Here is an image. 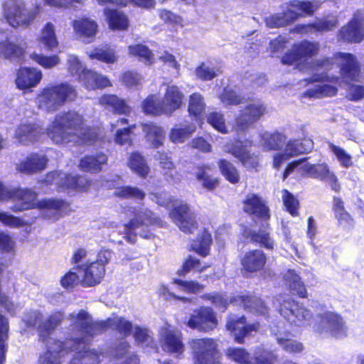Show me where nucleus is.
I'll return each instance as SVG.
<instances>
[{
    "label": "nucleus",
    "mask_w": 364,
    "mask_h": 364,
    "mask_svg": "<svg viewBox=\"0 0 364 364\" xmlns=\"http://www.w3.org/2000/svg\"><path fill=\"white\" fill-rule=\"evenodd\" d=\"M73 319L70 324V331L74 333H80L81 336L72 338L74 348L87 344L88 338L105 333L109 328H114L119 333L127 336L132 333V323L124 317L107 318L105 320H95L91 314L80 309L76 314H70Z\"/></svg>",
    "instance_id": "obj_1"
},
{
    "label": "nucleus",
    "mask_w": 364,
    "mask_h": 364,
    "mask_svg": "<svg viewBox=\"0 0 364 364\" xmlns=\"http://www.w3.org/2000/svg\"><path fill=\"white\" fill-rule=\"evenodd\" d=\"M242 204L244 213L264 223L259 230L245 229L243 236L252 244L267 250H273L274 241L271 237V228L268 223L271 213L266 201L258 194L250 193L245 197Z\"/></svg>",
    "instance_id": "obj_2"
},
{
    "label": "nucleus",
    "mask_w": 364,
    "mask_h": 364,
    "mask_svg": "<svg viewBox=\"0 0 364 364\" xmlns=\"http://www.w3.org/2000/svg\"><path fill=\"white\" fill-rule=\"evenodd\" d=\"M8 200L15 202V204L9 208L14 213L36 208L60 210L70 206L68 202L61 198H44L38 200L37 193L35 191L31 188H21L19 187L11 188Z\"/></svg>",
    "instance_id": "obj_3"
},
{
    "label": "nucleus",
    "mask_w": 364,
    "mask_h": 364,
    "mask_svg": "<svg viewBox=\"0 0 364 364\" xmlns=\"http://www.w3.org/2000/svg\"><path fill=\"white\" fill-rule=\"evenodd\" d=\"M85 124L83 116L75 110H68L56 114L46 129L47 135L55 144L73 141Z\"/></svg>",
    "instance_id": "obj_4"
},
{
    "label": "nucleus",
    "mask_w": 364,
    "mask_h": 364,
    "mask_svg": "<svg viewBox=\"0 0 364 364\" xmlns=\"http://www.w3.org/2000/svg\"><path fill=\"white\" fill-rule=\"evenodd\" d=\"M77 97L75 87L64 82L44 87L38 95V102L40 107L48 112H53L66 103L75 101Z\"/></svg>",
    "instance_id": "obj_5"
},
{
    "label": "nucleus",
    "mask_w": 364,
    "mask_h": 364,
    "mask_svg": "<svg viewBox=\"0 0 364 364\" xmlns=\"http://www.w3.org/2000/svg\"><path fill=\"white\" fill-rule=\"evenodd\" d=\"M41 7L36 4L32 9L26 8L23 0H8L3 4V16L13 28L29 27L41 13Z\"/></svg>",
    "instance_id": "obj_6"
},
{
    "label": "nucleus",
    "mask_w": 364,
    "mask_h": 364,
    "mask_svg": "<svg viewBox=\"0 0 364 364\" xmlns=\"http://www.w3.org/2000/svg\"><path fill=\"white\" fill-rule=\"evenodd\" d=\"M189 346L194 364H223L216 339L209 337L193 338L189 341Z\"/></svg>",
    "instance_id": "obj_7"
},
{
    "label": "nucleus",
    "mask_w": 364,
    "mask_h": 364,
    "mask_svg": "<svg viewBox=\"0 0 364 364\" xmlns=\"http://www.w3.org/2000/svg\"><path fill=\"white\" fill-rule=\"evenodd\" d=\"M266 112L267 107L260 100H257L247 104L235 118L233 130L237 135L245 134L263 117Z\"/></svg>",
    "instance_id": "obj_8"
},
{
    "label": "nucleus",
    "mask_w": 364,
    "mask_h": 364,
    "mask_svg": "<svg viewBox=\"0 0 364 364\" xmlns=\"http://www.w3.org/2000/svg\"><path fill=\"white\" fill-rule=\"evenodd\" d=\"M319 50L320 46L318 42L303 40L292 45L282 57L281 63L286 65L299 67L317 55Z\"/></svg>",
    "instance_id": "obj_9"
},
{
    "label": "nucleus",
    "mask_w": 364,
    "mask_h": 364,
    "mask_svg": "<svg viewBox=\"0 0 364 364\" xmlns=\"http://www.w3.org/2000/svg\"><path fill=\"white\" fill-rule=\"evenodd\" d=\"M132 213L133 218L124 225L125 238L132 242L136 240V228L142 226L162 228L165 225V223L148 208L134 209Z\"/></svg>",
    "instance_id": "obj_10"
},
{
    "label": "nucleus",
    "mask_w": 364,
    "mask_h": 364,
    "mask_svg": "<svg viewBox=\"0 0 364 364\" xmlns=\"http://www.w3.org/2000/svg\"><path fill=\"white\" fill-rule=\"evenodd\" d=\"M278 311L290 324L296 326H306L312 318L311 311L294 299L281 301Z\"/></svg>",
    "instance_id": "obj_11"
},
{
    "label": "nucleus",
    "mask_w": 364,
    "mask_h": 364,
    "mask_svg": "<svg viewBox=\"0 0 364 364\" xmlns=\"http://www.w3.org/2000/svg\"><path fill=\"white\" fill-rule=\"evenodd\" d=\"M185 324L191 329L208 333L218 327V321L211 307L201 306L193 310Z\"/></svg>",
    "instance_id": "obj_12"
},
{
    "label": "nucleus",
    "mask_w": 364,
    "mask_h": 364,
    "mask_svg": "<svg viewBox=\"0 0 364 364\" xmlns=\"http://www.w3.org/2000/svg\"><path fill=\"white\" fill-rule=\"evenodd\" d=\"M259 326L258 321L248 323L245 315H230L227 318L225 328L232 335L235 343L243 344L246 337L251 336L253 333L259 331Z\"/></svg>",
    "instance_id": "obj_13"
},
{
    "label": "nucleus",
    "mask_w": 364,
    "mask_h": 364,
    "mask_svg": "<svg viewBox=\"0 0 364 364\" xmlns=\"http://www.w3.org/2000/svg\"><path fill=\"white\" fill-rule=\"evenodd\" d=\"M109 259L105 258L96 259L92 262H87L81 265H76L73 267L75 270H82L80 284L83 287H93L103 280L106 273V264Z\"/></svg>",
    "instance_id": "obj_14"
},
{
    "label": "nucleus",
    "mask_w": 364,
    "mask_h": 364,
    "mask_svg": "<svg viewBox=\"0 0 364 364\" xmlns=\"http://www.w3.org/2000/svg\"><path fill=\"white\" fill-rule=\"evenodd\" d=\"M169 217L179 230L186 234H193L198 228L196 214L186 203L173 206L169 212Z\"/></svg>",
    "instance_id": "obj_15"
},
{
    "label": "nucleus",
    "mask_w": 364,
    "mask_h": 364,
    "mask_svg": "<svg viewBox=\"0 0 364 364\" xmlns=\"http://www.w3.org/2000/svg\"><path fill=\"white\" fill-rule=\"evenodd\" d=\"M240 262L243 273L253 275L265 269L267 256L261 249H252L244 252Z\"/></svg>",
    "instance_id": "obj_16"
},
{
    "label": "nucleus",
    "mask_w": 364,
    "mask_h": 364,
    "mask_svg": "<svg viewBox=\"0 0 364 364\" xmlns=\"http://www.w3.org/2000/svg\"><path fill=\"white\" fill-rule=\"evenodd\" d=\"M74 336H70L65 341L59 339H53L52 346L48 347L46 351L40 356L38 359V364H60V360L53 355V353L68 354L77 350V348H74L72 338Z\"/></svg>",
    "instance_id": "obj_17"
},
{
    "label": "nucleus",
    "mask_w": 364,
    "mask_h": 364,
    "mask_svg": "<svg viewBox=\"0 0 364 364\" xmlns=\"http://www.w3.org/2000/svg\"><path fill=\"white\" fill-rule=\"evenodd\" d=\"M338 39L347 43H360L364 40V23L358 18H352L338 32Z\"/></svg>",
    "instance_id": "obj_18"
},
{
    "label": "nucleus",
    "mask_w": 364,
    "mask_h": 364,
    "mask_svg": "<svg viewBox=\"0 0 364 364\" xmlns=\"http://www.w3.org/2000/svg\"><path fill=\"white\" fill-rule=\"evenodd\" d=\"M75 35L85 43L95 41L99 31L97 23L87 16H82L72 21Z\"/></svg>",
    "instance_id": "obj_19"
},
{
    "label": "nucleus",
    "mask_w": 364,
    "mask_h": 364,
    "mask_svg": "<svg viewBox=\"0 0 364 364\" xmlns=\"http://www.w3.org/2000/svg\"><path fill=\"white\" fill-rule=\"evenodd\" d=\"M110 127L112 130L115 129L114 141L117 144L120 146L133 144L134 130L136 129V124H129V120L122 117L112 123Z\"/></svg>",
    "instance_id": "obj_20"
},
{
    "label": "nucleus",
    "mask_w": 364,
    "mask_h": 364,
    "mask_svg": "<svg viewBox=\"0 0 364 364\" xmlns=\"http://www.w3.org/2000/svg\"><path fill=\"white\" fill-rule=\"evenodd\" d=\"M48 159L45 155L31 153L16 165V170L21 173L33 175L46 168Z\"/></svg>",
    "instance_id": "obj_21"
},
{
    "label": "nucleus",
    "mask_w": 364,
    "mask_h": 364,
    "mask_svg": "<svg viewBox=\"0 0 364 364\" xmlns=\"http://www.w3.org/2000/svg\"><path fill=\"white\" fill-rule=\"evenodd\" d=\"M342 62L340 71L342 77L346 80L358 81L360 75V68L356 57L350 53H338Z\"/></svg>",
    "instance_id": "obj_22"
},
{
    "label": "nucleus",
    "mask_w": 364,
    "mask_h": 364,
    "mask_svg": "<svg viewBox=\"0 0 364 364\" xmlns=\"http://www.w3.org/2000/svg\"><path fill=\"white\" fill-rule=\"evenodd\" d=\"M162 100L168 117H171L184 105L185 95L178 86L172 85L166 88Z\"/></svg>",
    "instance_id": "obj_23"
},
{
    "label": "nucleus",
    "mask_w": 364,
    "mask_h": 364,
    "mask_svg": "<svg viewBox=\"0 0 364 364\" xmlns=\"http://www.w3.org/2000/svg\"><path fill=\"white\" fill-rule=\"evenodd\" d=\"M92 185V181L85 176L66 173L61 178L59 187L63 190L73 191L76 193H87Z\"/></svg>",
    "instance_id": "obj_24"
},
{
    "label": "nucleus",
    "mask_w": 364,
    "mask_h": 364,
    "mask_svg": "<svg viewBox=\"0 0 364 364\" xmlns=\"http://www.w3.org/2000/svg\"><path fill=\"white\" fill-rule=\"evenodd\" d=\"M42 79L41 70L34 68H20L16 74L15 82L16 87L25 90L36 87Z\"/></svg>",
    "instance_id": "obj_25"
},
{
    "label": "nucleus",
    "mask_w": 364,
    "mask_h": 364,
    "mask_svg": "<svg viewBox=\"0 0 364 364\" xmlns=\"http://www.w3.org/2000/svg\"><path fill=\"white\" fill-rule=\"evenodd\" d=\"M160 344L162 350L170 354L180 355L185 350L181 334L173 330H166L162 333Z\"/></svg>",
    "instance_id": "obj_26"
},
{
    "label": "nucleus",
    "mask_w": 364,
    "mask_h": 364,
    "mask_svg": "<svg viewBox=\"0 0 364 364\" xmlns=\"http://www.w3.org/2000/svg\"><path fill=\"white\" fill-rule=\"evenodd\" d=\"M99 103L114 114L129 116L132 111L126 100L113 94L102 95L99 98Z\"/></svg>",
    "instance_id": "obj_27"
},
{
    "label": "nucleus",
    "mask_w": 364,
    "mask_h": 364,
    "mask_svg": "<svg viewBox=\"0 0 364 364\" xmlns=\"http://www.w3.org/2000/svg\"><path fill=\"white\" fill-rule=\"evenodd\" d=\"M232 304L242 306L245 309L254 310L261 314L268 313L265 302L259 297L248 294H237L231 296Z\"/></svg>",
    "instance_id": "obj_28"
},
{
    "label": "nucleus",
    "mask_w": 364,
    "mask_h": 364,
    "mask_svg": "<svg viewBox=\"0 0 364 364\" xmlns=\"http://www.w3.org/2000/svg\"><path fill=\"white\" fill-rule=\"evenodd\" d=\"M108 27L112 31H125L129 27V20L127 15L117 9L105 8L103 10Z\"/></svg>",
    "instance_id": "obj_29"
},
{
    "label": "nucleus",
    "mask_w": 364,
    "mask_h": 364,
    "mask_svg": "<svg viewBox=\"0 0 364 364\" xmlns=\"http://www.w3.org/2000/svg\"><path fill=\"white\" fill-rule=\"evenodd\" d=\"M26 43H16L6 38L0 41V55L6 60L23 59L26 53Z\"/></svg>",
    "instance_id": "obj_30"
},
{
    "label": "nucleus",
    "mask_w": 364,
    "mask_h": 364,
    "mask_svg": "<svg viewBox=\"0 0 364 364\" xmlns=\"http://www.w3.org/2000/svg\"><path fill=\"white\" fill-rule=\"evenodd\" d=\"M231 154L238 159L241 165L248 171H258L259 159L258 155L252 153L244 146H236L232 149Z\"/></svg>",
    "instance_id": "obj_31"
},
{
    "label": "nucleus",
    "mask_w": 364,
    "mask_h": 364,
    "mask_svg": "<svg viewBox=\"0 0 364 364\" xmlns=\"http://www.w3.org/2000/svg\"><path fill=\"white\" fill-rule=\"evenodd\" d=\"M212 244L213 237L210 232L207 228H203L193 241L188 250L201 257H205L210 254Z\"/></svg>",
    "instance_id": "obj_32"
},
{
    "label": "nucleus",
    "mask_w": 364,
    "mask_h": 364,
    "mask_svg": "<svg viewBox=\"0 0 364 364\" xmlns=\"http://www.w3.org/2000/svg\"><path fill=\"white\" fill-rule=\"evenodd\" d=\"M107 163V156L98 152L93 155H86L79 162L81 171L90 173H97L102 169V166Z\"/></svg>",
    "instance_id": "obj_33"
},
{
    "label": "nucleus",
    "mask_w": 364,
    "mask_h": 364,
    "mask_svg": "<svg viewBox=\"0 0 364 364\" xmlns=\"http://www.w3.org/2000/svg\"><path fill=\"white\" fill-rule=\"evenodd\" d=\"M157 159L160 167L164 171L165 179L168 182L179 183L181 180V174L176 170V165L171 157L166 152L158 151Z\"/></svg>",
    "instance_id": "obj_34"
},
{
    "label": "nucleus",
    "mask_w": 364,
    "mask_h": 364,
    "mask_svg": "<svg viewBox=\"0 0 364 364\" xmlns=\"http://www.w3.org/2000/svg\"><path fill=\"white\" fill-rule=\"evenodd\" d=\"M91 60H97L106 64H113L118 60V55L115 49L108 43L95 46L87 53Z\"/></svg>",
    "instance_id": "obj_35"
},
{
    "label": "nucleus",
    "mask_w": 364,
    "mask_h": 364,
    "mask_svg": "<svg viewBox=\"0 0 364 364\" xmlns=\"http://www.w3.org/2000/svg\"><path fill=\"white\" fill-rule=\"evenodd\" d=\"M64 314L60 311L51 314L44 321L38 326L40 341L46 343L49 335L64 320Z\"/></svg>",
    "instance_id": "obj_36"
},
{
    "label": "nucleus",
    "mask_w": 364,
    "mask_h": 364,
    "mask_svg": "<svg viewBox=\"0 0 364 364\" xmlns=\"http://www.w3.org/2000/svg\"><path fill=\"white\" fill-rule=\"evenodd\" d=\"M80 80L88 90H96L111 86L110 80L105 76L88 69H84L80 74Z\"/></svg>",
    "instance_id": "obj_37"
},
{
    "label": "nucleus",
    "mask_w": 364,
    "mask_h": 364,
    "mask_svg": "<svg viewBox=\"0 0 364 364\" xmlns=\"http://www.w3.org/2000/svg\"><path fill=\"white\" fill-rule=\"evenodd\" d=\"M41 134L39 127L33 124H20L16 130L15 136L18 141L24 145L37 141Z\"/></svg>",
    "instance_id": "obj_38"
},
{
    "label": "nucleus",
    "mask_w": 364,
    "mask_h": 364,
    "mask_svg": "<svg viewBox=\"0 0 364 364\" xmlns=\"http://www.w3.org/2000/svg\"><path fill=\"white\" fill-rule=\"evenodd\" d=\"M92 338H88L87 344H82L73 352L75 353V358L80 361L81 364H99L100 357L103 353L94 348L88 347V344Z\"/></svg>",
    "instance_id": "obj_39"
},
{
    "label": "nucleus",
    "mask_w": 364,
    "mask_h": 364,
    "mask_svg": "<svg viewBox=\"0 0 364 364\" xmlns=\"http://www.w3.org/2000/svg\"><path fill=\"white\" fill-rule=\"evenodd\" d=\"M205 108L206 105L200 93L196 92L189 95L187 110L191 119L202 121Z\"/></svg>",
    "instance_id": "obj_40"
},
{
    "label": "nucleus",
    "mask_w": 364,
    "mask_h": 364,
    "mask_svg": "<svg viewBox=\"0 0 364 364\" xmlns=\"http://www.w3.org/2000/svg\"><path fill=\"white\" fill-rule=\"evenodd\" d=\"M141 109L146 115L153 117L166 115L168 117L163 100H159L154 94L149 95L142 101Z\"/></svg>",
    "instance_id": "obj_41"
},
{
    "label": "nucleus",
    "mask_w": 364,
    "mask_h": 364,
    "mask_svg": "<svg viewBox=\"0 0 364 364\" xmlns=\"http://www.w3.org/2000/svg\"><path fill=\"white\" fill-rule=\"evenodd\" d=\"M284 280L292 294L301 299H306L308 292L301 277L294 269H288Z\"/></svg>",
    "instance_id": "obj_42"
},
{
    "label": "nucleus",
    "mask_w": 364,
    "mask_h": 364,
    "mask_svg": "<svg viewBox=\"0 0 364 364\" xmlns=\"http://www.w3.org/2000/svg\"><path fill=\"white\" fill-rule=\"evenodd\" d=\"M210 267V264L202 265L198 258L188 255L183 259L181 265L177 269L176 274L180 277H184L191 272H197L201 274Z\"/></svg>",
    "instance_id": "obj_43"
},
{
    "label": "nucleus",
    "mask_w": 364,
    "mask_h": 364,
    "mask_svg": "<svg viewBox=\"0 0 364 364\" xmlns=\"http://www.w3.org/2000/svg\"><path fill=\"white\" fill-rule=\"evenodd\" d=\"M290 11L295 13L298 18L304 16H311L320 7L319 3H313L310 1L291 0L287 4Z\"/></svg>",
    "instance_id": "obj_44"
},
{
    "label": "nucleus",
    "mask_w": 364,
    "mask_h": 364,
    "mask_svg": "<svg viewBox=\"0 0 364 364\" xmlns=\"http://www.w3.org/2000/svg\"><path fill=\"white\" fill-rule=\"evenodd\" d=\"M314 149V141L310 138L304 137L301 139H290L287 141L285 151H288L291 157L308 154Z\"/></svg>",
    "instance_id": "obj_45"
},
{
    "label": "nucleus",
    "mask_w": 364,
    "mask_h": 364,
    "mask_svg": "<svg viewBox=\"0 0 364 364\" xmlns=\"http://www.w3.org/2000/svg\"><path fill=\"white\" fill-rule=\"evenodd\" d=\"M127 164L129 168L141 178H146L150 172V168L144 157L138 151L130 154Z\"/></svg>",
    "instance_id": "obj_46"
},
{
    "label": "nucleus",
    "mask_w": 364,
    "mask_h": 364,
    "mask_svg": "<svg viewBox=\"0 0 364 364\" xmlns=\"http://www.w3.org/2000/svg\"><path fill=\"white\" fill-rule=\"evenodd\" d=\"M128 54L137 58L147 65L154 63V55L152 50L146 45L136 43L128 46Z\"/></svg>",
    "instance_id": "obj_47"
},
{
    "label": "nucleus",
    "mask_w": 364,
    "mask_h": 364,
    "mask_svg": "<svg viewBox=\"0 0 364 364\" xmlns=\"http://www.w3.org/2000/svg\"><path fill=\"white\" fill-rule=\"evenodd\" d=\"M217 164L221 175L230 183L237 184L240 181V171L231 161L226 159H220Z\"/></svg>",
    "instance_id": "obj_48"
},
{
    "label": "nucleus",
    "mask_w": 364,
    "mask_h": 364,
    "mask_svg": "<svg viewBox=\"0 0 364 364\" xmlns=\"http://www.w3.org/2000/svg\"><path fill=\"white\" fill-rule=\"evenodd\" d=\"M196 178L201 182V186L205 189L212 191L218 187L220 179L218 177H213L207 173L210 167L207 164L198 165L197 167Z\"/></svg>",
    "instance_id": "obj_49"
},
{
    "label": "nucleus",
    "mask_w": 364,
    "mask_h": 364,
    "mask_svg": "<svg viewBox=\"0 0 364 364\" xmlns=\"http://www.w3.org/2000/svg\"><path fill=\"white\" fill-rule=\"evenodd\" d=\"M113 196L122 200L142 201L146 197V193L136 186H122L116 188Z\"/></svg>",
    "instance_id": "obj_50"
},
{
    "label": "nucleus",
    "mask_w": 364,
    "mask_h": 364,
    "mask_svg": "<svg viewBox=\"0 0 364 364\" xmlns=\"http://www.w3.org/2000/svg\"><path fill=\"white\" fill-rule=\"evenodd\" d=\"M141 127L146 137L151 141L154 148H158L163 144L165 134L162 127L154 123H144Z\"/></svg>",
    "instance_id": "obj_51"
},
{
    "label": "nucleus",
    "mask_w": 364,
    "mask_h": 364,
    "mask_svg": "<svg viewBox=\"0 0 364 364\" xmlns=\"http://www.w3.org/2000/svg\"><path fill=\"white\" fill-rule=\"evenodd\" d=\"M38 41L48 50H53L58 46L53 23L48 22L45 24L41 30V36L38 38Z\"/></svg>",
    "instance_id": "obj_52"
},
{
    "label": "nucleus",
    "mask_w": 364,
    "mask_h": 364,
    "mask_svg": "<svg viewBox=\"0 0 364 364\" xmlns=\"http://www.w3.org/2000/svg\"><path fill=\"white\" fill-rule=\"evenodd\" d=\"M336 26V21L319 20L307 24L299 26L301 30L306 33H322L332 31Z\"/></svg>",
    "instance_id": "obj_53"
},
{
    "label": "nucleus",
    "mask_w": 364,
    "mask_h": 364,
    "mask_svg": "<svg viewBox=\"0 0 364 364\" xmlns=\"http://www.w3.org/2000/svg\"><path fill=\"white\" fill-rule=\"evenodd\" d=\"M201 299L210 301L216 309L223 312L225 311L232 304L231 297L229 298L225 294L218 291L205 293L201 296Z\"/></svg>",
    "instance_id": "obj_54"
},
{
    "label": "nucleus",
    "mask_w": 364,
    "mask_h": 364,
    "mask_svg": "<svg viewBox=\"0 0 364 364\" xmlns=\"http://www.w3.org/2000/svg\"><path fill=\"white\" fill-rule=\"evenodd\" d=\"M263 146L268 151L279 150L285 144L287 136L279 132L265 133L262 136Z\"/></svg>",
    "instance_id": "obj_55"
},
{
    "label": "nucleus",
    "mask_w": 364,
    "mask_h": 364,
    "mask_svg": "<svg viewBox=\"0 0 364 364\" xmlns=\"http://www.w3.org/2000/svg\"><path fill=\"white\" fill-rule=\"evenodd\" d=\"M196 131L193 125L186 124L183 127H173L168 134L169 139L174 144H182Z\"/></svg>",
    "instance_id": "obj_56"
},
{
    "label": "nucleus",
    "mask_w": 364,
    "mask_h": 364,
    "mask_svg": "<svg viewBox=\"0 0 364 364\" xmlns=\"http://www.w3.org/2000/svg\"><path fill=\"white\" fill-rule=\"evenodd\" d=\"M171 284H175L178 288L187 294H197L204 291L205 285L196 280H184L179 278H173Z\"/></svg>",
    "instance_id": "obj_57"
},
{
    "label": "nucleus",
    "mask_w": 364,
    "mask_h": 364,
    "mask_svg": "<svg viewBox=\"0 0 364 364\" xmlns=\"http://www.w3.org/2000/svg\"><path fill=\"white\" fill-rule=\"evenodd\" d=\"M277 360V355L272 350L259 347L254 351L252 364H275Z\"/></svg>",
    "instance_id": "obj_58"
},
{
    "label": "nucleus",
    "mask_w": 364,
    "mask_h": 364,
    "mask_svg": "<svg viewBox=\"0 0 364 364\" xmlns=\"http://www.w3.org/2000/svg\"><path fill=\"white\" fill-rule=\"evenodd\" d=\"M227 358L239 364H252L250 353L241 347H229L225 350Z\"/></svg>",
    "instance_id": "obj_59"
},
{
    "label": "nucleus",
    "mask_w": 364,
    "mask_h": 364,
    "mask_svg": "<svg viewBox=\"0 0 364 364\" xmlns=\"http://www.w3.org/2000/svg\"><path fill=\"white\" fill-rule=\"evenodd\" d=\"M9 331L8 318L0 314V364H4L6 361V353L7 351L6 342L9 338Z\"/></svg>",
    "instance_id": "obj_60"
},
{
    "label": "nucleus",
    "mask_w": 364,
    "mask_h": 364,
    "mask_svg": "<svg viewBox=\"0 0 364 364\" xmlns=\"http://www.w3.org/2000/svg\"><path fill=\"white\" fill-rule=\"evenodd\" d=\"M297 19L298 16L287 8L284 12L272 16L269 23L271 27L279 28L289 25Z\"/></svg>",
    "instance_id": "obj_61"
},
{
    "label": "nucleus",
    "mask_w": 364,
    "mask_h": 364,
    "mask_svg": "<svg viewBox=\"0 0 364 364\" xmlns=\"http://www.w3.org/2000/svg\"><path fill=\"white\" fill-rule=\"evenodd\" d=\"M99 139L98 133L91 127L82 125V129L77 132L73 141L80 144H94Z\"/></svg>",
    "instance_id": "obj_62"
},
{
    "label": "nucleus",
    "mask_w": 364,
    "mask_h": 364,
    "mask_svg": "<svg viewBox=\"0 0 364 364\" xmlns=\"http://www.w3.org/2000/svg\"><path fill=\"white\" fill-rule=\"evenodd\" d=\"M304 171L311 178L324 181L328 177L331 171L326 163H322L307 164L305 166Z\"/></svg>",
    "instance_id": "obj_63"
},
{
    "label": "nucleus",
    "mask_w": 364,
    "mask_h": 364,
    "mask_svg": "<svg viewBox=\"0 0 364 364\" xmlns=\"http://www.w3.org/2000/svg\"><path fill=\"white\" fill-rule=\"evenodd\" d=\"M30 57L35 63L44 69H51L58 65L60 62L59 56L56 54L45 55L33 53Z\"/></svg>",
    "instance_id": "obj_64"
}]
</instances>
